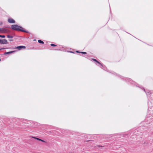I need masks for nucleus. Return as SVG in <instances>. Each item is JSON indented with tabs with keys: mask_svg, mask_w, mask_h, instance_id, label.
Returning a JSON list of instances; mask_svg holds the SVG:
<instances>
[{
	"mask_svg": "<svg viewBox=\"0 0 153 153\" xmlns=\"http://www.w3.org/2000/svg\"><path fill=\"white\" fill-rule=\"evenodd\" d=\"M51 45L52 46H53V47H54V46H56V45L54 44H51Z\"/></svg>",
	"mask_w": 153,
	"mask_h": 153,
	"instance_id": "11",
	"label": "nucleus"
},
{
	"mask_svg": "<svg viewBox=\"0 0 153 153\" xmlns=\"http://www.w3.org/2000/svg\"><path fill=\"white\" fill-rule=\"evenodd\" d=\"M26 48L25 46H20L16 47L15 49H17L18 50H21L22 48Z\"/></svg>",
	"mask_w": 153,
	"mask_h": 153,
	"instance_id": "3",
	"label": "nucleus"
},
{
	"mask_svg": "<svg viewBox=\"0 0 153 153\" xmlns=\"http://www.w3.org/2000/svg\"><path fill=\"white\" fill-rule=\"evenodd\" d=\"M11 29L16 31H21L28 33V31L24 30V28L20 26H18L16 25H11Z\"/></svg>",
	"mask_w": 153,
	"mask_h": 153,
	"instance_id": "1",
	"label": "nucleus"
},
{
	"mask_svg": "<svg viewBox=\"0 0 153 153\" xmlns=\"http://www.w3.org/2000/svg\"><path fill=\"white\" fill-rule=\"evenodd\" d=\"M92 60L95 62L97 63L99 65H100V67L101 68L103 69L104 70H105V66L103 65L100 63L99 62L97 61L96 59H92Z\"/></svg>",
	"mask_w": 153,
	"mask_h": 153,
	"instance_id": "2",
	"label": "nucleus"
},
{
	"mask_svg": "<svg viewBox=\"0 0 153 153\" xmlns=\"http://www.w3.org/2000/svg\"><path fill=\"white\" fill-rule=\"evenodd\" d=\"M91 141V140H88L86 141L88 142H89L90 141Z\"/></svg>",
	"mask_w": 153,
	"mask_h": 153,
	"instance_id": "20",
	"label": "nucleus"
},
{
	"mask_svg": "<svg viewBox=\"0 0 153 153\" xmlns=\"http://www.w3.org/2000/svg\"><path fill=\"white\" fill-rule=\"evenodd\" d=\"M38 42L39 43H40V44H44V42L42 40H38Z\"/></svg>",
	"mask_w": 153,
	"mask_h": 153,
	"instance_id": "8",
	"label": "nucleus"
},
{
	"mask_svg": "<svg viewBox=\"0 0 153 153\" xmlns=\"http://www.w3.org/2000/svg\"><path fill=\"white\" fill-rule=\"evenodd\" d=\"M69 52H70V53H74L73 51H69Z\"/></svg>",
	"mask_w": 153,
	"mask_h": 153,
	"instance_id": "19",
	"label": "nucleus"
},
{
	"mask_svg": "<svg viewBox=\"0 0 153 153\" xmlns=\"http://www.w3.org/2000/svg\"><path fill=\"white\" fill-rule=\"evenodd\" d=\"M143 90H144V91L146 92V91H145V89L144 88H143Z\"/></svg>",
	"mask_w": 153,
	"mask_h": 153,
	"instance_id": "22",
	"label": "nucleus"
},
{
	"mask_svg": "<svg viewBox=\"0 0 153 153\" xmlns=\"http://www.w3.org/2000/svg\"><path fill=\"white\" fill-rule=\"evenodd\" d=\"M127 80H129V81H131V79L130 78H127Z\"/></svg>",
	"mask_w": 153,
	"mask_h": 153,
	"instance_id": "17",
	"label": "nucleus"
},
{
	"mask_svg": "<svg viewBox=\"0 0 153 153\" xmlns=\"http://www.w3.org/2000/svg\"><path fill=\"white\" fill-rule=\"evenodd\" d=\"M8 48H0V50H4L6 49H7Z\"/></svg>",
	"mask_w": 153,
	"mask_h": 153,
	"instance_id": "14",
	"label": "nucleus"
},
{
	"mask_svg": "<svg viewBox=\"0 0 153 153\" xmlns=\"http://www.w3.org/2000/svg\"><path fill=\"white\" fill-rule=\"evenodd\" d=\"M1 42L0 44H7L8 43L7 40L5 39H3V40L1 39Z\"/></svg>",
	"mask_w": 153,
	"mask_h": 153,
	"instance_id": "4",
	"label": "nucleus"
},
{
	"mask_svg": "<svg viewBox=\"0 0 153 153\" xmlns=\"http://www.w3.org/2000/svg\"><path fill=\"white\" fill-rule=\"evenodd\" d=\"M5 37V35H0V37L4 38Z\"/></svg>",
	"mask_w": 153,
	"mask_h": 153,
	"instance_id": "10",
	"label": "nucleus"
},
{
	"mask_svg": "<svg viewBox=\"0 0 153 153\" xmlns=\"http://www.w3.org/2000/svg\"><path fill=\"white\" fill-rule=\"evenodd\" d=\"M1 39H0V43H1Z\"/></svg>",
	"mask_w": 153,
	"mask_h": 153,
	"instance_id": "23",
	"label": "nucleus"
},
{
	"mask_svg": "<svg viewBox=\"0 0 153 153\" xmlns=\"http://www.w3.org/2000/svg\"><path fill=\"white\" fill-rule=\"evenodd\" d=\"M9 40L10 41H13V40L12 39H10Z\"/></svg>",
	"mask_w": 153,
	"mask_h": 153,
	"instance_id": "21",
	"label": "nucleus"
},
{
	"mask_svg": "<svg viewBox=\"0 0 153 153\" xmlns=\"http://www.w3.org/2000/svg\"><path fill=\"white\" fill-rule=\"evenodd\" d=\"M7 38H12L13 37V36L10 35H7Z\"/></svg>",
	"mask_w": 153,
	"mask_h": 153,
	"instance_id": "9",
	"label": "nucleus"
},
{
	"mask_svg": "<svg viewBox=\"0 0 153 153\" xmlns=\"http://www.w3.org/2000/svg\"><path fill=\"white\" fill-rule=\"evenodd\" d=\"M1 60V58H0V61Z\"/></svg>",
	"mask_w": 153,
	"mask_h": 153,
	"instance_id": "24",
	"label": "nucleus"
},
{
	"mask_svg": "<svg viewBox=\"0 0 153 153\" xmlns=\"http://www.w3.org/2000/svg\"><path fill=\"white\" fill-rule=\"evenodd\" d=\"M76 52H77V53H81V52H79L78 51H76Z\"/></svg>",
	"mask_w": 153,
	"mask_h": 153,
	"instance_id": "16",
	"label": "nucleus"
},
{
	"mask_svg": "<svg viewBox=\"0 0 153 153\" xmlns=\"http://www.w3.org/2000/svg\"><path fill=\"white\" fill-rule=\"evenodd\" d=\"M81 53L82 54H85L87 53L85 52H81Z\"/></svg>",
	"mask_w": 153,
	"mask_h": 153,
	"instance_id": "12",
	"label": "nucleus"
},
{
	"mask_svg": "<svg viewBox=\"0 0 153 153\" xmlns=\"http://www.w3.org/2000/svg\"><path fill=\"white\" fill-rule=\"evenodd\" d=\"M1 30L3 31L4 30V29L3 28H0V31H1Z\"/></svg>",
	"mask_w": 153,
	"mask_h": 153,
	"instance_id": "15",
	"label": "nucleus"
},
{
	"mask_svg": "<svg viewBox=\"0 0 153 153\" xmlns=\"http://www.w3.org/2000/svg\"><path fill=\"white\" fill-rule=\"evenodd\" d=\"M8 22L11 23H15V21L12 18H9L8 19Z\"/></svg>",
	"mask_w": 153,
	"mask_h": 153,
	"instance_id": "5",
	"label": "nucleus"
},
{
	"mask_svg": "<svg viewBox=\"0 0 153 153\" xmlns=\"http://www.w3.org/2000/svg\"><path fill=\"white\" fill-rule=\"evenodd\" d=\"M2 25V22L0 23V26L1 25Z\"/></svg>",
	"mask_w": 153,
	"mask_h": 153,
	"instance_id": "18",
	"label": "nucleus"
},
{
	"mask_svg": "<svg viewBox=\"0 0 153 153\" xmlns=\"http://www.w3.org/2000/svg\"><path fill=\"white\" fill-rule=\"evenodd\" d=\"M15 51H10L8 52H6L4 53V54L6 55V54H11L14 52H15Z\"/></svg>",
	"mask_w": 153,
	"mask_h": 153,
	"instance_id": "6",
	"label": "nucleus"
},
{
	"mask_svg": "<svg viewBox=\"0 0 153 153\" xmlns=\"http://www.w3.org/2000/svg\"><path fill=\"white\" fill-rule=\"evenodd\" d=\"M34 138L36 139L37 140H39V141H41L42 142H45V141H44V140H42L40 138H37V137H34Z\"/></svg>",
	"mask_w": 153,
	"mask_h": 153,
	"instance_id": "7",
	"label": "nucleus"
},
{
	"mask_svg": "<svg viewBox=\"0 0 153 153\" xmlns=\"http://www.w3.org/2000/svg\"><path fill=\"white\" fill-rule=\"evenodd\" d=\"M146 93V94L147 95H149L150 94H151V93H150L149 91V92L148 91V92H147V93Z\"/></svg>",
	"mask_w": 153,
	"mask_h": 153,
	"instance_id": "13",
	"label": "nucleus"
}]
</instances>
